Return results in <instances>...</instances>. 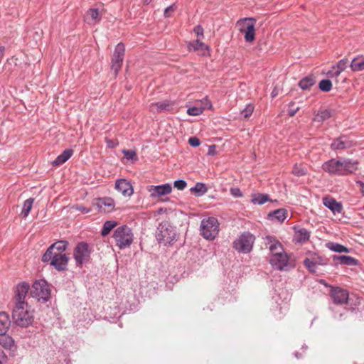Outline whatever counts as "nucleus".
<instances>
[{"mask_svg":"<svg viewBox=\"0 0 364 364\" xmlns=\"http://www.w3.org/2000/svg\"><path fill=\"white\" fill-rule=\"evenodd\" d=\"M255 20L253 18H245L237 21L246 42L251 43L255 40Z\"/></svg>","mask_w":364,"mask_h":364,"instance_id":"9d476101","label":"nucleus"},{"mask_svg":"<svg viewBox=\"0 0 364 364\" xmlns=\"http://www.w3.org/2000/svg\"><path fill=\"white\" fill-rule=\"evenodd\" d=\"M200 231L204 238L212 240L215 238L219 232V223L214 217H208L202 220Z\"/></svg>","mask_w":364,"mask_h":364,"instance_id":"423d86ee","label":"nucleus"},{"mask_svg":"<svg viewBox=\"0 0 364 364\" xmlns=\"http://www.w3.org/2000/svg\"><path fill=\"white\" fill-rule=\"evenodd\" d=\"M117 225V223L114 220H107L104 223L101 235L105 237L109 234L112 229H114Z\"/></svg>","mask_w":364,"mask_h":364,"instance_id":"473e14b6","label":"nucleus"},{"mask_svg":"<svg viewBox=\"0 0 364 364\" xmlns=\"http://www.w3.org/2000/svg\"><path fill=\"white\" fill-rule=\"evenodd\" d=\"M335 111L330 109H319L314 112V122H323V121L333 117Z\"/></svg>","mask_w":364,"mask_h":364,"instance_id":"4be33fe9","label":"nucleus"},{"mask_svg":"<svg viewBox=\"0 0 364 364\" xmlns=\"http://www.w3.org/2000/svg\"><path fill=\"white\" fill-rule=\"evenodd\" d=\"M230 192V194L235 198H240L243 196L242 191L238 188H231Z\"/></svg>","mask_w":364,"mask_h":364,"instance_id":"09e8293b","label":"nucleus"},{"mask_svg":"<svg viewBox=\"0 0 364 364\" xmlns=\"http://www.w3.org/2000/svg\"><path fill=\"white\" fill-rule=\"evenodd\" d=\"M215 148V145L210 146L209 147L208 154V155H213L215 154V151H214Z\"/></svg>","mask_w":364,"mask_h":364,"instance_id":"13d9d810","label":"nucleus"},{"mask_svg":"<svg viewBox=\"0 0 364 364\" xmlns=\"http://www.w3.org/2000/svg\"><path fill=\"white\" fill-rule=\"evenodd\" d=\"M311 259L313 260V262L314 263V264L316 266L317 265H319V264H325L326 263L323 262V259L321 257H318V256H316V257H314L312 258H310Z\"/></svg>","mask_w":364,"mask_h":364,"instance_id":"864d4df0","label":"nucleus"},{"mask_svg":"<svg viewBox=\"0 0 364 364\" xmlns=\"http://www.w3.org/2000/svg\"><path fill=\"white\" fill-rule=\"evenodd\" d=\"M203 106L189 107L187 110V113L191 116H198L202 114L205 109H211L212 107L210 102L206 98L203 99Z\"/></svg>","mask_w":364,"mask_h":364,"instance_id":"412c9836","label":"nucleus"},{"mask_svg":"<svg viewBox=\"0 0 364 364\" xmlns=\"http://www.w3.org/2000/svg\"><path fill=\"white\" fill-rule=\"evenodd\" d=\"M309 232L305 228H300L295 232L294 239L298 242H304L309 239Z\"/></svg>","mask_w":364,"mask_h":364,"instance_id":"c756f323","label":"nucleus"},{"mask_svg":"<svg viewBox=\"0 0 364 364\" xmlns=\"http://www.w3.org/2000/svg\"><path fill=\"white\" fill-rule=\"evenodd\" d=\"M73 151L71 149H67L60 154L52 163L55 166H60L65 163L73 155Z\"/></svg>","mask_w":364,"mask_h":364,"instance_id":"393cba45","label":"nucleus"},{"mask_svg":"<svg viewBox=\"0 0 364 364\" xmlns=\"http://www.w3.org/2000/svg\"><path fill=\"white\" fill-rule=\"evenodd\" d=\"M292 173L296 176H302L306 173V170L297 164H295L292 169Z\"/></svg>","mask_w":364,"mask_h":364,"instance_id":"ea45409f","label":"nucleus"},{"mask_svg":"<svg viewBox=\"0 0 364 364\" xmlns=\"http://www.w3.org/2000/svg\"><path fill=\"white\" fill-rule=\"evenodd\" d=\"M32 297L38 301H47L50 298V291L48 283L44 279L36 280L31 289Z\"/></svg>","mask_w":364,"mask_h":364,"instance_id":"6e6552de","label":"nucleus"},{"mask_svg":"<svg viewBox=\"0 0 364 364\" xmlns=\"http://www.w3.org/2000/svg\"><path fill=\"white\" fill-rule=\"evenodd\" d=\"M188 143L191 146L193 147L198 146L200 144L199 139L196 136L189 138Z\"/></svg>","mask_w":364,"mask_h":364,"instance_id":"3c124183","label":"nucleus"},{"mask_svg":"<svg viewBox=\"0 0 364 364\" xmlns=\"http://www.w3.org/2000/svg\"><path fill=\"white\" fill-rule=\"evenodd\" d=\"M318 87L323 92H329L332 88L331 81L328 79L322 80L318 84Z\"/></svg>","mask_w":364,"mask_h":364,"instance_id":"58836bf2","label":"nucleus"},{"mask_svg":"<svg viewBox=\"0 0 364 364\" xmlns=\"http://www.w3.org/2000/svg\"><path fill=\"white\" fill-rule=\"evenodd\" d=\"M314 84L315 79L312 76H306L299 82V86L303 90H309Z\"/></svg>","mask_w":364,"mask_h":364,"instance_id":"2f4dec72","label":"nucleus"},{"mask_svg":"<svg viewBox=\"0 0 364 364\" xmlns=\"http://www.w3.org/2000/svg\"><path fill=\"white\" fill-rule=\"evenodd\" d=\"M331 296L336 304H346L348 300V291L341 287H333L331 290Z\"/></svg>","mask_w":364,"mask_h":364,"instance_id":"4468645a","label":"nucleus"},{"mask_svg":"<svg viewBox=\"0 0 364 364\" xmlns=\"http://www.w3.org/2000/svg\"><path fill=\"white\" fill-rule=\"evenodd\" d=\"M156 238L164 245H172L177 238L176 228L167 223H160L156 232Z\"/></svg>","mask_w":364,"mask_h":364,"instance_id":"39448f33","label":"nucleus"},{"mask_svg":"<svg viewBox=\"0 0 364 364\" xmlns=\"http://www.w3.org/2000/svg\"><path fill=\"white\" fill-rule=\"evenodd\" d=\"M269 200V196L267 194H255L252 196V202L254 204L262 205Z\"/></svg>","mask_w":364,"mask_h":364,"instance_id":"e433bc0d","label":"nucleus"},{"mask_svg":"<svg viewBox=\"0 0 364 364\" xmlns=\"http://www.w3.org/2000/svg\"><path fill=\"white\" fill-rule=\"evenodd\" d=\"M194 33L196 34L197 38L202 39L204 37L203 28L200 25L196 26L193 29Z\"/></svg>","mask_w":364,"mask_h":364,"instance_id":"de8ad7c7","label":"nucleus"},{"mask_svg":"<svg viewBox=\"0 0 364 364\" xmlns=\"http://www.w3.org/2000/svg\"><path fill=\"white\" fill-rule=\"evenodd\" d=\"M353 145L352 141L349 140L346 136H341L331 143V148L336 150H343L351 147Z\"/></svg>","mask_w":364,"mask_h":364,"instance_id":"a211bd4d","label":"nucleus"},{"mask_svg":"<svg viewBox=\"0 0 364 364\" xmlns=\"http://www.w3.org/2000/svg\"><path fill=\"white\" fill-rule=\"evenodd\" d=\"M91 250L87 243H77L73 251V257L77 267H81L87 262L90 258Z\"/></svg>","mask_w":364,"mask_h":364,"instance_id":"1a4fd4ad","label":"nucleus"},{"mask_svg":"<svg viewBox=\"0 0 364 364\" xmlns=\"http://www.w3.org/2000/svg\"><path fill=\"white\" fill-rule=\"evenodd\" d=\"M323 169L331 174L345 176L358 169V162L350 159H331L322 166Z\"/></svg>","mask_w":364,"mask_h":364,"instance_id":"f03ea898","label":"nucleus"},{"mask_svg":"<svg viewBox=\"0 0 364 364\" xmlns=\"http://www.w3.org/2000/svg\"><path fill=\"white\" fill-rule=\"evenodd\" d=\"M95 205L99 210L103 213H110L114 208V200L111 198H99Z\"/></svg>","mask_w":364,"mask_h":364,"instance_id":"6ab92c4d","label":"nucleus"},{"mask_svg":"<svg viewBox=\"0 0 364 364\" xmlns=\"http://www.w3.org/2000/svg\"><path fill=\"white\" fill-rule=\"evenodd\" d=\"M333 260L336 264H346L349 266H353L357 264V260L350 256L347 255H334Z\"/></svg>","mask_w":364,"mask_h":364,"instance_id":"b1692460","label":"nucleus"},{"mask_svg":"<svg viewBox=\"0 0 364 364\" xmlns=\"http://www.w3.org/2000/svg\"><path fill=\"white\" fill-rule=\"evenodd\" d=\"M33 201L34 199L32 198H30L24 201L21 210V215L23 218H26L28 215L32 208Z\"/></svg>","mask_w":364,"mask_h":364,"instance_id":"c9c22d12","label":"nucleus"},{"mask_svg":"<svg viewBox=\"0 0 364 364\" xmlns=\"http://www.w3.org/2000/svg\"><path fill=\"white\" fill-rule=\"evenodd\" d=\"M347 64H348V59H346V58L341 59L335 65V69H338L340 72L342 73L346 68Z\"/></svg>","mask_w":364,"mask_h":364,"instance_id":"37998d69","label":"nucleus"},{"mask_svg":"<svg viewBox=\"0 0 364 364\" xmlns=\"http://www.w3.org/2000/svg\"><path fill=\"white\" fill-rule=\"evenodd\" d=\"M12 318L17 326L26 327L33 321V312L27 302L16 303L12 311Z\"/></svg>","mask_w":364,"mask_h":364,"instance_id":"7ed1b4c3","label":"nucleus"},{"mask_svg":"<svg viewBox=\"0 0 364 364\" xmlns=\"http://www.w3.org/2000/svg\"><path fill=\"white\" fill-rule=\"evenodd\" d=\"M356 185L360 189V191L361 192L362 195L364 196V183L360 181H355Z\"/></svg>","mask_w":364,"mask_h":364,"instance_id":"6e6d98bb","label":"nucleus"},{"mask_svg":"<svg viewBox=\"0 0 364 364\" xmlns=\"http://www.w3.org/2000/svg\"><path fill=\"white\" fill-rule=\"evenodd\" d=\"M61 364H64V363H61Z\"/></svg>","mask_w":364,"mask_h":364,"instance_id":"0e129e2a","label":"nucleus"},{"mask_svg":"<svg viewBox=\"0 0 364 364\" xmlns=\"http://www.w3.org/2000/svg\"><path fill=\"white\" fill-rule=\"evenodd\" d=\"M106 143L109 148H114L118 145V142L116 140H112L106 139Z\"/></svg>","mask_w":364,"mask_h":364,"instance_id":"5fc2aeb1","label":"nucleus"},{"mask_svg":"<svg viewBox=\"0 0 364 364\" xmlns=\"http://www.w3.org/2000/svg\"><path fill=\"white\" fill-rule=\"evenodd\" d=\"M295 356H296L297 358H299V355H298V353H295Z\"/></svg>","mask_w":364,"mask_h":364,"instance_id":"e2e57ef3","label":"nucleus"},{"mask_svg":"<svg viewBox=\"0 0 364 364\" xmlns=\"http://www.w3.org/2000/svg\"><path fill=\"white\" fill-rule=\"evenodd\" d=\"M14 344L13 338L4 333L0 334V345L6 348H11Z\"/></svg>","mask_w":364,"mask_h":364,"instance_id":"72a5a7b5","label":"nucleus"},{"mask_svg":"<svg viewBox=\"0 0 364 364\" xmlns=\"http://www.w3.org/2000/svg\"><path fill=\"white\" fill-rule=\"evenodd\" d=\"M186 186H187L186 182L182 179L176 180L173 183L174 188H176L180 191L183 190L186 187Z\"/></svg>","mask_w":364,"mask_h":364,"instance_id":"a18cd8bd","label":"nucleus"},{"mask_svg":"<svg viewBox=\"0 0 364 364\" xmlns=\"http://www.w3.org/2000/svg\"><path fill=\"white\" fill-rule=\"evenodd\" d=\"M255 237L250 232H242L233 242V247L240 253L247 254L251 252Z\"/></svg>","mask_w":364,"mask_h":364,"instance_id":"0eeeda50","label":"nucleus"},{"mask_svg":"<svg viewBox=\"0 0 364 364\" xmlns=\"http://www.w3.org/2000/svg\"><path fill=\"white\" fill-rule=\"evenodd\" d=\"M304 264L311 272H316V266L310 258H306L304 261Z\"/></svg>","mask_w":364,"mask_h":364,"instance_id":"a19ab883","label":"nucleus"},{"mask_svg":"<svg viewBox=\"0 0 364 364\" xmlns=\"http://www.w3.org/2000/svg\"><path fill=\"white\" fill-rule=\"evenodd\" d=\"M272 97H274L276 96V95H277V94H276V92H272Z\"/></svg>","mask_w":364,"mask_h":364,"instance_id":"680f3d73","label":"nucleus"},{"mask_svg":"<svg viewBox=\"0 0 364 364\" xmlns=\"http://www.w3.org/2000/svg\"><path fill=\"white\" fill-rule=\"evenodd\" d=\"M294 103L291 102L289 105V109L288 110V114L290 117H293L296 114V113L299 110V107H294Z\"/></svg>","mask_w":364,"mask_h":364,"instance_id":"8fccbe9b","label":"nucleus"},{"mask_svg":"<svg viewBox=\"0 0 364 364\" xmlns=\"http://www.w3.org/2000/svg\"><path fill=\"white\" fill-rule=\"evenodd\" d=\"M173 102L168 100L153 102L149 105V109L151 112H161L164 111H171L173 106Z\"/></svg>","mask_w":364,"mask_h":364,"instance_id":"f3484780","label":"nucleus"},{"mask_svg":"<svg viewBox=\"0 0 364 364\" xmlns=\"http://www.w3.org/2000/svg\"><path fill=\"white\" fill-rule=\"evenodd\" d=\"M6 358L4 353L0 350V364H2L6 360Z\"/></svg>","mask_w":364,"mask_h":364,"instance_id":"4d7b16f0","label":"nucleus"},{"mask_svg":"<svg viewBox=\"0 0 364 364\" xmlns=\"http://www.w3.org/2000/svg\"><path fill=\"white\" fill-rule=\"evenodd\" d=\"M264 243L269 250V263L274 269L289 271L294 268V260L284 251L282 245L274 237L266 236Z\"/></svg>","mask_w":364,"mask_h":364,"instance_id":"f257e3e1","label":"nucleus"},{"mask_svg":"<svg viewBox=\"0 0 364 364\" xmlns=\"http://www.w3.org/2000/svg\"><path fill=\"white\" fill-rule=\"evenodd\" d=\"M68 242L65 240H60L53 243L48 248L45 254L43 255L42 261L43 262H49L50 260L52 253H65L64 252L68 247Z\"/></svg>","mask_w":364,"mask_h":364,"instance_id":"f8f14e48","label":"nucleus"},{"mask_svg":"<svg viewBox=\"0 0 364 364\" xmlns=\"http://www.w3.org/2000/svg\"><path fill=\"white\" fill-rule=\"evenodd\" d=\"M176 9L175 4L171 5L170 6L167 7L164 11V16L165 17H169L171 15V13L173 12Z\"/></svg>","mask_w":364,"mask_h":364,"instance_id":"603ef678","label":"nucleus"},{"mask_svg":"<svg viewBox=\"0 0 364 364\" xmlns=\"http://www.w3.org/2000/svg\"><path fill=\"white\" fill-rule=\"evenodd\" d=\"M115 188L124 196H130L133 193L131 183L126 179H119L115 183Z\"/></svg>","mask_w":364,"mask_h":364,"instance_id":"aec40b11","label":"nucleus"},{"mask_svg":"<svg viewBox=\"0 0 364 364\" xmlns=\"http://www.w3.org/2000/svg\"><path fill=\"white\" fill-rule=\"evenodd\" d=\"M327 247L332 251L333 252H349V250L342 245H340L338 243H336V242H330L327 245Z\"/></svg>","mask_w":364,"mask_h":364,"instance_id":"4c0bfd02","label":"nucleus"},{"mask_svg":"<svg viewBox=\"0 0 364 364\" xmlns=\"http://www.w3.org/2000/svg\"><path fill=\"white\" fill-rule=\"evenodd\" d=\"M50 257V265L53 266L58 271H63L66 269L68 262V257L65 253H52Z\"/></svg>","mask_w":364,"mask_h":364,"instance_id":"ddd939ff","label":"nucleus"},{"mask_svg":"<svg viewBox=\"0 0 364 364\" xmlns=\"http://www.w3.org/2000/svg\"><path fill=\"white\" fill-rule=\"evenodd\" d=\"M208 46H205L199 38L188 43V49L190 51L206 50Z\"/></svg>","mask_w":364,"mask_h":364,"instance_id":"bb28decb","label":"nucleus"},{"mask_svg":"<svg viewBox=\"0 0 364 364\" xmlns=\"http://www.w3.org/2000/svg\"><path fill=\"white\" fill-rule=\"evenodd\" d=\"M323 204L326 207L329 208L333 213H340L343 210V206L341 203L337 202L332 198H324Z\"/></svg>","mask_w":364,"mask_h":364,"instance_id":"5701e85b","label":"nucleus"},{"mask_svg":"<svg viewBox=\"0 0 364 364\" xmlns=\"http://www.w3.org/2000/svg\"><path fill=\"white\" fill-rule=\"evenodd\" d=\"M254 106L251 104H249L241 111V114L245 118H247L252 114Z\"/></svg>","mask_w":364,"mask_h":364,"instance_id":"79ce46f5","label":"nucleus"},{"mask_svg":"<svg viewBox=\"0 0 364 364\" xmlns=\"http://www.w3.org/2000/svg\"><path fill=\"white\" fill-rule=\"evenodd\" d=\"M122 152L124 155V157L127 160H136L137 159V156H136V152L134 151L124 149L122 151Z\"/></svg>","mask_w":364,"mask_h":364,"instance_id":"c03bdc74","label":"nucleus"},{"mask_svg":"<svg viewBox=\"0 0 364 364\" xmlns=\"http://www.w3.org/2000/svg\"><path fill=\"white\" fill-rule=\"evenodd\" d=\"M350 68L355 72L364 70V56L353 58L350 63Z\"/></svg>","mask_w":364,"mask_h":364,"instance_id":"7c9ffc66","label":"nucleus"},{"mask_svg":"<svg viewBox=\"0 0 364 364\" xmlns=\"http://www.w3.org/2000/svg\"><path fill=\"white\" fill-rule=\"evenodd\" d=\"M268 217L272 220L282 223L287 217V211L284 208H280L270 212Z\"/></svg>","mask_w":364,"mask_h":364,"instance_id":"a878e982","label":"nucleus"},{"mask_svg":"<svg viewBox=\"0 0 364 364\" xmlns=\"http://www.w3.org/2000/svg\"><path fill=\"white\" fill-rule=\"evenodd\" d=\"M151 0H144V2L145 4H149Z\"/></svg>","mask_w":364,"mask_h":364,"instance_id":"052dcab7","label":"nucleus"},{"mask_svg":"<svg viewBox=\"0 0 364 364\" xmlns=\"http://www.w3.org/2000/svg\"><path fill=\"white\" fill-rule=\"evenodd\" d=\"M78 210L83 211L84 213H89L90 210L85 208H79Z\"/></svg>","mask_w":364,"mask_h":364,"instance_id":"bf43d9fd","label":"nucleus"},{"mask_svg":"<svg viewBox=\"0 0 364 364\" xmlns=\"http://www.w3.org/2000/svg\"><path fill=\"white\" fill-rule=\"evenodd\" d=\"M85 21L88 24H95L100 21L99 11L96 9H90L85 16Z\"/></svg>","mask_w":364,"mask_h":364,"instance_id":"c85d7f7f","label":"nucleus"},{"mask_svg":"<svg viewBox=\"0 0 364 364\" xmlns=\"http://www.w3.org/2000/svg\"><path fill=\"white\" fill-rule=\"evenodd\" d=\"M125 48L122 43H118L114 49V52L112 58V70H114L116 75L122 68L124 60Z\"/></svg>","mask_w":364,"mask_h":364,"instance_id":"9b49d317","label":"nucleus"},{"mask_svg":"<svg viewBox=\"0 0 364 364\" xmlns=\"http://www.w3.org/2000/svg\"><path fill=\"white\" fill-rule=\"evenodd\" d=\"M341 73V72H340L338 69H335V65H333L331 69L326 73V75L330 77H337L340 75Z\"/></svg>","mask_w":364,"mask_h":364,"instance_id":"49530a36","label":"nucleus"},{"mask_svg":"<svg viewBox=\"0 0 364 364\" xmlns=\"http://www.w3.org/2000/svg\"><path fill=\"white\" fill-rule=\"evenodd\" d=\"M11 321L7 314L0 313V334L6 333L9 328Z\"/></svg>","mask_w":364,"mask_h":364,"instance_id":"cd10ccee","label":"nucleus"},{"mask_svg":"<svg viewBox=\"0 0 364 364\" xmlns=\"http://www.w3.org/2000/svg\"><path fill=\"white\" fill-rule=\"evenodd\" d=\"M30 289L28 283L23 282L18 284L15 288L16 303L26 302L25 299Z\"/></svg>","mask_w":364,"mask_h":364,"instance_id":"dca6fc26","label":"nucleus"},{"mask_svg":"<svg viewBox=\"0 0 364 364\" xmlns=\"http://www.w3.org/2000/svg\"><path fill=\"white\" fill-rule=\"evenodd\" d=\"M208 189L203 183H196L194 187L191 188V191L194 193L197 196H201L207 192Z\"/></svg>","mask_w":364,"mask_h":364,"instance_id":"f704fd0d","label":"nucleus"},{"mask_svg":"<svg viewBox=\"0 0 364 364\" xmlns=\"http://www.w3.org/2000/svg\"><path fill=\"white\" fill-rule=\"evenodd\" d=\"M151 198H158L171 193L172 187L169 183L159 186H151L148 189Z\"/></svg>","mask_w":364,"mask_h":364,"instance_id":"2eb2a0df","label":"nucleus"},{"mask_svg":"<svg viewBox=\"0 0 364 364\" xmlns=\"http://www.w3.org/2000/svg\"><path fill=\"white\" fill-rule=\"evenodd\" d=\"M113 238L116 245L120 249L129 247L134 240L132 229L127 225H122L114 230Z\"/></svg>","mask_w":364,"mask_h":364,"instance_id":"20e7f679","label":"nucleus"}]
</instances>
